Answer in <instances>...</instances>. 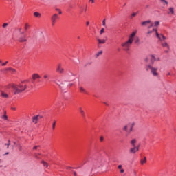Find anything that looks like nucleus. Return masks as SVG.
<instances>
[{"instance_id": "f257e3e1", "label": "nucleus", "mask_w": 176, "mask_h": 176, "mask_svg": "<svg viewBox=\"0 0 176 176\" xmlns=\"http://www.w3.org/2000/svg\"><path fill=\"white\" fill-rule=\"evenodd\" d=\"M136 34H137V31L133 32L129 36V40L121 45L124 52H129V50H130V45L133 44V41H134V36H135Z\"/></svg>"}, {"instance_id": "f03ea898", "label": "nucleus", "mask_w": 176, "mask_h": 176, "mask_svg": "<svg viewBox=\"0 0 176 176\" xmlns=\"http://www.w3.org/2000/svg\"><path fill=\"white\" fill-rule=\"evenodd\" d=\"M104 163H105V160H104V157H98L94 159L92 162V170L102 167V166H104Z\"/></svg>"}, {"instance_id": "7ed1b4c3", "label": "nucleus", "mask_w": 176, "mask_h": 176, "mask_svg": "<svg viewBox=\"0 0 176 176\" xmlns=\"http://www.w3.org/2000/svg\"><path fill=\"white\" fill-rule=\"evenodd\" d=\"M10 87L14 90V94H20L27 89V85H23L21 84L16 85L12 84Z\"/></svg>"}, {"instance_id": "20e7f679", "label": "nucleus", "mask_w": 176, "mask_h": 176, "mask_svg": "<svg viewBox=\"0 0 176 176\" xmlns=\"http://www.w3.org/2000/svg\"><path fill=\"white\" fill-rule=\"evenodd\" d=\"M66 78L67 79L68 81H65V85H64V87H65L66 86H68L65 90H68V89H69V87H71V86H74V83L72 82H72V80H75V75H74V74L71 72H69L67 74H66Z\"/></svg>"}, {"instance_id": "39448f33", "label": "nucleus", "mask_w": 176, "mask_h": 176, "mask_svg": "<svg viewBox=\"0 0 176 176\" xmlns=\"http://www.w3.org/2000/svg\"><path fill=\"white\" fill-rule=\"evenodd\" d=\"M146 71H151L153 76H157V75H159L157 74V67H153L152 65H147L146 66Z\"/></svg>"}, {"instance_id": "423d86ee", "label": "nucleus", "mask_w": 176, "mask_h": 176, "mask_svg": "<svg viewBox=\"0 0 176 176\" xmlns=\"http://www.w3.org/2000/svg\"><path fill=\"white\" fill-rule=\"evenodd\" d=\"M53 82L54 83H56V85H58V86H59L62 91H65V89L68 87V85H66L65 87H64V85H65V81L62 82L60 84V80H54Z\"/></svg>"}, {"instance_id": "0eeeda50", "label": "nucleus", "mask_w": 176, "mask_h": 176, "mask_svg": "<svg viewBox=\"0 0 176 176\" xmlns=\"http://www.w3.org/2000/svg\"><path fill=\"white\" fill-rule=\"evenodd\" d=\"M152 31L155 32V35H156L157 38L158 39H160V41H166V39H167V38L166 36H164V35L160 34L157 32V29H153Z\"/></svg>"}, {"instance_id": "6e6552de", "label": "nucleus", "mask_w": 176, "mask_h": 176, "mask_svg": "<svg viewBox=\"0 0 176 176\" xmlns=\"http://www.w3.org/2000/svg\"><path fill=\"white\" fill-rule=\"evenodd\" d=\"M140 151V146H133L132 148L129 150L130 153H135Z\"/></svg>"}, {"instance_id": "1a4fd4ad", "label": "nucleus", "mask_w": 176, "mask_h": 176, "mask_svg": "<svg viewBox=\"0 0 176 176\" xmlns=\"http://www.w3.org/2000/svg\"><path fill=\"white\" fill-rule=\"evenodd\" d=\"M155 61H156V57H155V55H151L150 65H153V64H155Z\"/></svg>"}, {"instance_id": "9d476101", "label": "nucleus", "mask_w": 176, "mask_h": 176, "mask_svg": "<svg viewBox=\"0 0 176 176\" xmlns=\"http://www.w3.org/2000/svg\"><path fill=\"white\" fill-rule=\"evenodd\" d=\"M56 71L57 72H60V74H63L64 72V69L61 68V65H58Z\"/></svg>"}, {"instance_id": "9b49d317", "label": "nucleus", "mask_w": 176, "mask_h": 176, "mask_svg": "<svg viewBox=\"0 0 176 176\" xmlns=\"http://www.w3.org/2000/svg\"><path fill=\"white\" fill-rule=\"evenodd\" d=\"M57 19H58V15L57 14H54L52 17H51V20L52 21H56L57 20Z\"/></svg>"}, {"instance_id": "f8f14e48", "label": "nucleus", "mask_w": 176, "mask_h": 176, "mask_svg": "<svg viewBox=\"0 0 176 176\" xmlns=\"http://www.w3.org/2000/svg\"><path fill=\"white\" fill-rule=\"evenodd\" d=\"M38 119H39V115L34 116L32 118V122L33 123H35L36 124V123H38Z\"/></svg>"}, {"instance_id": "ddd939ff", "label": "nucleus", "mask_w": 176, "mask_h": 176, "mask_svg": "<svg viewBox=\"0 0 176 176\" xmlns=\"http://www.w3.org/2000/svg\"><path fill=\"white\" fill-rule=\"evenodd\" d=\"M19 42H27V38H26L25 35H24V36H22V37H20V38H19Z\"/></svg>"}, {"instance_id": "4468645a", "label": "nucleus", "mask_w": 176, "mask_h": 176, "mask_svg": "<svg viewBox=\"0 0 176 176\" xmlns=\"http://www.w3.org/2000/svg\"><path fill=\"white\" fill-rule=\"evenodd\" d=\"M41 78V76H39V74H34L33 75H32V79H33V80H35V79H39Z\"/></svg>"}, {"instance_id": "2eb2a0df", "label": "nucleus", "mask_w": 176, "mask_h": 176, "mask_svg": "<svg viewBox=\"0 0 176 176\" xmlns=\"http://www.w3.org/2000/svg\"><path fill=\"white\" fill-rule=\"evenodd\" d=\"M80 91L81 93H85V94H89V92H87V90L82 87H80Z\"/></svg>"}, {"instance_id": "dca6fc26", "label": "nucleus", "mask_w": 176, "mask_h": 176, "mask_svg": "<svg viewBox=\"0 0 176 176\" xmlns=\"http://www.w3.org/2000/svg\"><path fill=\"white\" fill-rule=\"evenodd\" d=\"M137 143V140L135 139H133L131 141V144L132 145L133 147L134 146H135V144Z\"/></svg>"}, {"instance_id": "f3484780", "label": "nucleus", "mask_w": 176, "mask_h": 176, "mask_svg": "<svg viewBox=\"0 0 176 176\" xmlns=\"http://www.w3.org/2000/svg\"><path fill=\"white\" fill-rule=\"evenodd\" d=\"M162 47H167V49H170V46H168V44L167 42L162 43Z\"/></svg>"}, {"instance_id": "a211bd4d", "label": "nucleus", "mask_w": 176, "mask_h": 176, "mask_svg": "<svg viewBox=\"0 0 176 176\" xmlns=\"http://www.w3.org/2000/svg\"><path fill=\"white\" fill-rule=\"evenodd\" d=\"M168 14H174V8L170 7L169 8V12H168Z\"/></svg>"}, {"instance_id": "6ab92c4d", "label": "nucleus", "mask_w": 176, "mask_h": 176, "mask_svg": "<svg viewBox=\"0 0 176 176\" xmlns=\"http://www.w3.org/2000/svg\"><path fill=\"white\" fill-rule=\"evenodd\" d=\"M1 97H3V98H8V97H9V95H8V94L2 91L1 92Z\"/></svg>"}, {"instance_id": "aec40b11", "label": "nucleus", "mask_w": 176, "mask_h": 176, "mask_svg": "<svg viewBox=\"0 0 176 176\" xmlns=\"http://www.w3.org/2000/svg\"><path fill=\"white\" fill-rule=\"evenodd\" d=\"M98 42L100 45H101V43H105V42H107V41L105 39L101 40L100 38H98Z\"/></svg>"}, {"instance_id": "412c9836", "label": "nucleus", "mask_w": 176, "mask_h": 176, "mask_svg": "<svg viewBox=\"0 0 176 176\" xmlns=\"http://www.w3.org/2000/svg\"><path fill=\"white\" fill-rule=\"evenodd\" d=\"M41 163H42L43 166H44L47 168V167H49V164H47V162H46L45 161H41Z\"/></svg>"}, {"instance_id": "4be33fe9", "label": "nucleus", "mask_w": 176, "mask_h": 176, "mask_svg": "<svg viewBox=\"0 0 176 176\" xmlns=\"http://www.w3.org/2000/svg\"><path fill=\"white\" fill-rule=\"evenodd\" d=\"M149 23H151V20L143 21L142 22V25H146V24H149Z\"/></svg>"}, {"instance_id": "5701e85b", "label": "nucleus", "mask_w": 176, "mask_h": 176, "mask_svg": "<svg viewBox=\"0 0 176 176\" xmlns=\"http://www.w3.org/2000/svg\"><path fill=\"white\" fill-rule=\"evenodd\" d=\"M43 78H44V79H46L45 83V84L47 83V80H49V79L47 78H49V75L45 74V75L43 76Z\"/></svg>"}, {"instance_id": "b1692460", "label": "nucleus", "mask_w": 176, "mask_h": 176, "mask_svg": "<svg viewBox=\"0 0 176 176\" xmlns=\"http://www.w3.org/2000/svg\"><path fill=\"white\" fill-rule=\"evenodd\" d=\"M34 16H35V17H41V13H39L38 12H35L34 13Z\"/></svg>"}, {"instance_id": "393cba45", "label": "nucleus", "mask_w": 176, "mask_h": 176, "mask_svg": "<svg viewBox=\"0 0 176 176\" xmlns=\"http://www.w3.org/2000/svg\"><path fill=\"white\" fill-rule=\"evenodd\" d=\"M6 71H11L12 72H16V69L12 68V67H8L6 69Z\"/></svg>"}, {"instance_id": "a878e982", "label": "nucleus", "mask_w": 176, "mask_h": 176, "mask_svg": "<svg viewBox=\"0 0 176 176\" xmlns=\"http://www.w3.org/2000/svg\"><path fill=\"white\" fill-rule=\"evenodd\" d=\"M141 164H144V163H146V157H144V160H141Z\"/></svg>"}, {"instance_id": "bb28decb", "label": "nucleus", "mask_w": 176, "mask_h": 176, "mask_svg": "<svg viewBox=\"0 0 176 176\" xmlns=\"http://www.w3.org/2000/svg\"><path fill=\"white\" fill-rule=\"evenodd\" d=\"M155 27H159L160 25V21H157L154 23Z\"/></svg>"}, {"instance_id": "cd10ccee", "label": "nucleus", "mask_w": 176, "mask_h": 176, "mask_svg": "<svg viewBox=\"0 0 176 176\" xmlns=\"http://www.w3.org/2000/svg\"><path fill=\"white\" fill-rule=\"evenodd\" d=\"M135 126V123L133 122L131 125L130 131H133V128Z\"/></svg>"}, {"instance_id": "c85d7f7f", "label": "nucleus", "mask_w": 176, "mask_h": 176, "mask_svg": "<svg viewBox=\"0 0 176 176\" xmlns=\"http://www.w3.org/2000/svg\"><path fill=\"white\" fill-rule=\"evenodd\" d=\"M135 16H137V12H133L131 15L130 19H133V17H135Z\"/></svg>"}, {"instance_id": "c756f323", "label": "nucleus", "mask_w": 176, "mask_h": 176, "mask_svg": "<svg viewBox=\"0 0 176 176\" xmlns=\"http://www.w3.org/2000/svg\"><path fill=\"white\" fill-rule=\"evenodd\" d=\"M160 1L162 3H164L165 5H168V2L166 0H160Z\"/></svg>"}, {"instance_id": "7c9ffc66", "label": "nucleus", "mask_w": 176, "mask_h": 176, "mask_svg": "<svg viewBox=\"0 0 176 176\" xmlns=\"http://www.w3.org/2000/svg\"><path fill=\"white\" fill-rule=\"evenodd\" d=\"M5 145L7 146V149H8L9 146L10 145V140L8 141V143H6Z\"/></svg>"}, {"instance_id": "2f4dec72", "label": "nucleus", "mask_w": 176, "mask_h": 176, "mask_svg": "<svg viewBox=\"0 0 176 176\" xmlns=\"http://www.w3.org/2000/svg\"><path fill=\"white\" fill-rule=\"evenodd\" d=\"M102 54V51H100L96 54V58L98 57L100 55Z\"/></svg>"}, {"instance_id": "473e14b6", "label": "nucleus", "mask_w": 176, "mask_h": 176, "mask_svg": "<svg viewBox=\"0 0 176 176\" xmlns=\"http://www.w3.org/2000/svg\"><path fill=\"white\" fill-rule=\"evenodd\" d=\"M3 119H4V120H8V116L4 115L2 116Z\"/></svg>"}, {"instance_id": "72a5a7b5", "label": "nucleus", "mask_w": 176, "mask_h": 176, "mask_svg": "<svg viewBox=\"0 0 176 176\" xmlns=\"http://www.w3.org/2000/svg\"><path fill=\"white\" fill-rule=\"evenodd\" d=\"M104 31H105V29H104V28H102L100 30V34H104Z\"/></svg>"}, {"instance_id": "f704fd0d", "label": "nucleus", "mask_w": 176, "mask_h": 176, "mask_svg": "<svg viewBox=\"0 0 176 176\" xmlns=\"http://www.w3.org/2000/svg\"><path fill=\"white\" fill-rule=\"evenodd\" d=\"M28 30V24L25 23V30L27 31Z\"/></svg>"}, {"instance_id": "c9c22d12", "label": "nucleus", "mask_w": 176, "mask_h": 176, "mask_svg": "<svg viewBox=\"0 0 176 176\" xmlns=\"http://www.w3.org/2000/svg\"><path fill=\"white\" fill-rule=\"evenodd\" d=\"M3 28H6V27H8V23H3Z\"/></svg>"}, {"instance_id": "e433bc0d", "label": "nucleus", "mask_w": 176, "mask_h": 176, "mask_svg": "<svg viewBox=\"0 0 176 176\" xmlns=\"http://www.w3.org/2000/svg\"><path fill=\"white\" fill-rule=\"evenodd\" d=\"M67 170H72L73 168H72V167H69V166H67L66 167Z\"/></svg>"}, {"instance_id": "4c0bfd02", "label": "nucleus", "mask_w": 176, "mask_h": 176, "mask_svg": "<svg viewBox=\"0 0 176 176\" xmlns=\"http://www.w3.org/2000/svg\"><path fill=\"white\" fill-rule=\"evenodd\" d=\"M55 127H56V122H54L52 124V129H53V130H54Z\"/></svg>"}, {"instance_id": "58836bf2", "label": "nucleus", "mask_w": 176, "mask_h": 176, "mask_svg": "<svg viewBox=\"0 0 176 176\" xmlns=\"http://www.w3.org/2000/svg\"><path fill=\"white\" fill-rule=\"evenodd\" d=\"M38 155H41V153H36L35 154V158L36 159H39V157L38 156Z\"/></svg>"}, {"instance_id": "ea45409f", "label": "nucleus", "mask_w": 176, "mask_h": 176, "mask_svg": "<svg viewBox=\"0 0 176 176\" xmlns=\"http://www.w3.org/2000/svg\"><path fill=\"white\" fill-rule=\"evenodd\" d=\"M41 146H35L34 147H33L34 150H36L38 149V148H39Z\"/></svg>"}, {"instance_id": "a19ab883", "label": "nucleus", "mask_w": 176, "mask_h": 176, "mask_svg": "<svg viewBox=\"0 0 176 176\" xmlns=\"http://www.w3.org/2000/svg\"><path fill=\"white\" fill-rule=\"evenodd\" d=\"M17 147H18V149L19 150V151H21V145H19V144H18L17 145Z\"/></svg>"}, {"instance_id": "79ce46f5", "label": "nucleus", "mask_w": 176, "mask_h": 176, "mask_svg": "<svg viewBox=\"0 0 176 176\" xmlns=\"http://www.w3.org/2000/svg\"><path fill=\"white\" fill-rule=\"evenodd\" d=\"M8 61H6V63H3L2 66L5 67V65H6L8 64Z\"/></svg>"}, {"instance_id": "37998d69", "label": "nucleus", "mask_w": 176, "mask_h": 176, "mask_svg": "<svg viewBox=\"0 0 176 176\" xmlns=\"http://www.w3.org/2000/svg\"><path fill=\"white\" fill-rule=\"evenodd\" d=\"M82 116L83 117L84 119H85L86 118V116L85 115V112L84 113H82Z\"/></svg>"}, {"instance_id": "c03bdc74", "label": "nucleus", "mask_w": 176, "mask_h": 176, "mask_svg": "<svg viewBox=\"0 0 176 176\" xmlns=\"http://www.w3.org/2000/svg\"><path fill=\"white\" fill-rule=\"evenodd\" d=\"M72 173H73L74 176H76V172L72 170Z\"/></svg>"}, {"instance_id": "a18cd8bd", "label": "nucleus", "mask_w": 176, "mask_h": 176, "mask_svg": "<svg viewBox=\"0 0 176 176\" xmlns=\"http://www.w3.org/2000/svg\"><path fill=\"white\" fill-rule=\"evenodd\" d=\"M102 25H103L104 27H105V19H104V20L102 21Z\"/></svg>"}, {"instance_id": "49530a36", "label": "nucleus", "mask_w": 176, "mask_h": 176, "mask_svg": "<svg viewBox=\"0 0 176 176\" xmlns=\"http://www.w3.org/2000/svg\"><path fill=\"white\" fill-rule=\"evenodd\" d=\"M123 130H124V131H127V126H125L123 128Z\"/></svg>"}, {"instance_id": "de8ad7c7", "label": "nucleus", "mask_w": 176, "mask_h": 176, "mask_svg": "<svg viewBox=\"0 0 176 176\" xmlns=\"http://www.w3.org/2000/svg\"><path fill=\"white\" fill-rule=\"evenodd\" d=\"M118 168L119 170H122V165H118Z\"/></svg>"}, {"instance_id": "09e8293b", "label": "nucleus", "mask_w": 176, "mask_h": 176, "mask_svg": "<svg viewBox=\"0 0 176 176\" xmlns=\"http://www.w3.org/2000/svg\"><path fill=\"white\" fill-rule=\"evenodd\" d=\"M144 61H145L146 63H148V61H149V58H145Z\"/></svg>"}, {"instance_id": "8fccbe9b", "label": "nucleus", "mask_w": 176, "mask_h": 176, "mask_svg": "<svg viewBox=\"0 0 176 176\" xmlns=\"http://www.w3.org/2000/svg\"><path fill=\"white\" fill-rule=\"evenodd\" d=\"M120 173H122V174H123V173H124V169H120Z\"/></svg>"}, {"instance_id": "3c124183", "label": "nucleus", "mask_w": 176, "mask_h": 176, "mask_svg": "<svg viewBox=\"0 0 176 176\" xmlns=\"http://www.w3.org/2000/svg\"><path fill=\"white\" fill-rule=\"evenodd\" d=\"M80 113L82 114V113H83L85 111H83V110H82V108H80Z\"/></svg>"}, {"instance_id": "603ef678", "label": "nucleus", "mask_w": 176, "mask_h": 176, "mask_svg": "<svg viewBox=\"0 0 176 176\" xmlns=\"http://www.w3.org/2000/svg\"><path fill=\"white\" fill-rule=\"evenodd\" d=\"M57 105H58V103H55L54 105L53 106V108H55L57 107Z\"/></svg>"}, {"instance_id": "864d4df0", "label": "nucleus", "mask_w": 176, "mask_h": 176, "mask_svg": "<svg viewBox=\"0 0 176 176\" xmlns=\"http://www.w3.org/2000/svg\"><path fill=\"white\" fill-rule=\"evenodd\" d=\"M138 42H140V38H138V39L135 40V43H138Z\"/></svg>"}, {"instance_id": "5fc2aeb1", "label": "nucleus", "mask_w": 176, "mask_h": 176, "mask_svg": "<svg viewBox=\"0 0 176 176\" xmlns=\"http://www.w3.org/2000/svg\"><path fill=\"white\" fill-rule=\"evenodd\" d=\"M152 32H153V31H152V30H150V31H148V32H147V34H152Z\"/></svg>"}, {"instance_id": "6e6d98bb", "label": "nucleus", "mask_w": 176, "mask_h": 176, "mask_svg": "<svg viewBox=\"0 0 176 176\" xmlns=\"http://www.w3.org/2000/svg\"><path fill=\"white\" fill-rule=\"evenodd\" d=\"M52 25H54L56 24V21H52Z\"/></svg>"}, {"instance_id": "4d7b16f0", "label": "nucleus", "mask_w": 176, "mask_h": 176, "mask_svg": "<svg viewBox=\"0 0 176 176\" xmlns=\"http://www.w3.org/2000/svg\"><path fill=\"white\" fill-rule=\"evenodd\" d=\"M20 34H21V35H24V32H20Z\"/></svg>"}, {"instance_id": "13d9d810", "label": "nucleus", "mask_w": 176, "mask_h": 176, "mask_svg": "<svg viewBox=\"0 0 176 176\" xmlns=\"http://www.w3.org/2000/svg\"><path fill=\"white\" fill-rule=\"evenodd\" d=\"M100 141H102V142L104 141V138H102V137L100 138Z\"/></svg>"}, {"instance_id": "bf43d9fd", "label": "nucleus", "mask_w": 176, "mask_h": 176, "mask_svg": "<svg viewBox=\"0 0 176 176\" xmlns=\"http://www.w3.org/2000/svg\"><path fill=\"white\" fill-rule=\"evenodd\" d=\"M160 58H156V61H160Z\"/></svg>"}, {"instance_id": "052dcab7", "label": "nucleus", "mask_w": 176, "mask_h": 176, "mask_svg": "<svg viewBox=\"0 0 176 176\" xmlns=\"http://www.w3.org/2000/svg\"><path fill=\"white\" fill-rule=\"evenodd\" d=\"M6 155H9V152H7L4 154L5 156H6Z\"/></svg>"}, {"instance_id": "680f3d73", "label": "nucleus", "mask_w": 176, "mask_h": 176, "mask_svg": "<svg viewBox=\"0 0 176 176\" xmlns=\"http://www.w3.org/2000/svg\"><path fill=\"white\" fill-rule=\"evenodd\" d=\"M151 27H153V23H151L149 28H151Z\"/></svg>"}, {"instance_id": "e2e57ef3", "label": "nucleus", "mask_w": 176, "mask_h": 176, "mask_svg": "<svg viewBox=\"0 0 176 176\" xmlns=\"http://www.w3.org/2000/svg\"><path fill=\"white\" fill-rule=\"evenodd\" d=\"M92 3H94V0H89Z\"/></svg>"}, {"instance_id": "0e129e2a", "label": "nucleus", "mask_w": 176, "mask_h": 176, "mask_svg": "<svg viewBox=\"0 0 176 176\" xmlns=\"http://www.w3.org/2000/svg\"><path fill=\"white\" fill-rule=\"evenodd\" d=\"M133 173H134V175L137 176V173L135 171H134Z\"/></svg>"}, {"instance_id": "69168bd1", "label": "nucleus", "mask_w": 176, "mask_h": 176, "mask_svg": "<svg viewBox=\"0 0 176 176\" xmlns=\"http://www.w3.org/2000/svg\"><path fill=\"white\" fill-rule=\"evenodd\" d=\"M19 32H21V28H20L19 29Z\"/></svg>"}, {"instance_id": "338daca9", "label": "nucleus", "mask_w": 176, "mask_h": 176, "mask_svg": "<svg viewBox=\"0 0 176 176\" xmlns=\"http://www.w3.org/2000/svg\"><path fill=\"white\" fill-rule=\"evenodd\" d=\"M38 118H40V119H42V118H43V116H39Z\"/></svg>"}, {"instance_id": "774afa93", "label": "nucleus", "mask_w": 176, "mask_h": 176, "mask_svg": "<svg viewBox=\"0 0 176 176\" xmlns=\"http://www.w3.org/2000/svg\"><path fill=\"white\" fill-rule=\"evenodd\" d=\"M165 53H168V50H165Z\"/></svg>"}]
</instances>
